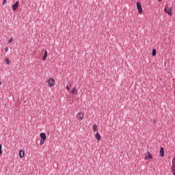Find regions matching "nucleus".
I'll use <instances>...</instances> for the list:
<instances>
[{"label":"nucleus","mask_w":175,"mask_h":175,"mask_svg":"<svg viewBox=\"0 0 175 175\" xmlns=\"http://www.w3.org/2000/svg\"><path fill=\"white\" fill-rule=\"evenodd\" d=\"M40 146H43V144H44V142H46V139H47V136L46 135V133H41L40 134Z\"/></svg>","instance_id":"f257e3e1"},{"label":"nucleus","mask_w":175,"mask_h":175,"mask_svg":"<svg viewBox=\"0 0 175 175\" xmlns=\"http://www.w3.org/2000/svg\"><path fill=\"white\" fill-rule=\"evenodd\" d=\"M47 84L49 85V87L51 88L55 85V80L53 78H49L47 81Z\"/></svg>","instance_id":"f03ea898"},{"label":"nucleus","mask_w":175,"mask_h":175,"mask_svg":"<svg viewBox=\"0 0 175 175\" xmlns=\"http://www.w3.org/2000/svg\"><path fill=\"white\" fill-rule=\"evenodd\" d=\"M136 5H137V9L138 10V13H139V14H142L143 13V7L142 6V3H140L139 1H137Z\"/></svg>","instance_id":"7ed1b4c3"},{"label":"nucleus","mask_w":175,"mask_h":175,"mask_svg":"<svg viewBox=\"0 0 175 175\" xmlns=\"http://www.w3.org/2000/svg\"><path fill=\"white\" fill-rule=\"evenodd\" d=\"M164 12L165 13H167L168 16H173V10L172 9V8H169V9H167V6L165 7L164 8Z\"/></svg>","instance_id":"20e7f679"},{"label":"nucleus","mask_w":175,"mask_h":175,"mask_svg":"<svg viewBox=\"0 0 175 175\" xmlns=\"http://www.w3.org/2000/svg\"><path fill=\"white\" fill-rule=\"evenodd\" d=\"M77 118L79 121H81L84 118V113L79 112L77 115Z\"/></svg>","instance_id":"39448f33"},{"label":"nucleus","mask_w":175,"mask_h":175,"mask_svg":"<svg viewBox=\"0 0 175 175\" xmlns=\"http://www.w3.org/2000/svg\"><path fill=\"white\" fill-rule=\"evenodd\" d=\"M18 5H20V2H18V1H16V3L14 5H12L13 12H16V10L18 9Z\"/></svg>","instance_id":"423d86ee"},{"label":"nucleus","mask_w":175,"mask_h":175,"mask_svg":"<svg viewBox=\"0 0 175 175\" xmlns=\"http://www.w3.org/2000/svg\"><path fill=\"white\" fill-rule=\"evenodd\" d=\"M145 161H150L152 159V154L150 153V151H148V154L144 157Z\"/></svg>","instance_id":"0eeeda50"},{"label":"nucleus","mask_w":175,"mask_h":175,"mask_svg":"<svg viewBox=\"0 0 175 175\" xmlns=\"http://www.w3.org/2000/svg\"><path fill=\"white\" fill-rule=\"evenodd\" d=\"M159 154H160V157H165V148L163 147L160 148Z\"/></svg>","instance_id":"6e6552de"},{"label":"nucleus","mask_w":175,"mask_h":175,"mask_svg":"<svg viewBox=\"0 0 175 175\" xmlns=\"http://www.w3.org/2000/svg\"><path fill=\"white\" fill-rule=\"evenodd\" d=\"M95 138L96 139V140L98 142H100V139H102V137L100 136V134H99V133H96L95 134Z\"/></svg>","instance_id":"1a4fd4ad"},{"label":"nucleus","mask_w":175,"mask_h":175,"mask_svg":"<svg viewBox=\"0 0 175 175\" xmlns=\"http://www.w3.org/2000/svg\"><path fill=\"white\" fill-rule=\"evenodd\" d=\"M47 55H48L47 50H45L44 55H43L42 59V61H46V59H47Z\"/></svg>","instance_id":"9d476101"},{"label":"nucleus","mask_w":175,"mask_h":175,"mask_svg":"<svg viewBox=\"0 0 175 175\" xmlns=\"http://www.w3.org/2000/svg\"><path fill=\"white\" fill-rule=\"evenodd\" d=\"M25 155V152H24L23 150H19L20 158H24Z\"/></svg>","instance_id":"9b49d317"},{"label":"nucleus","mask_w":175,"mask_h":175,"mask_svg":"<svg viewBox=\"0 0 175 175\" xmlns=\"http://www.w3.org/2000/svg\"><path fill=\"white\" fill-rule=\"evenodd\" d=\"M71 94H72L73 95H76V94H77V89L76 88H73L71 91H70Z\"/></svg>","instance_id":"f8f14e48"},{"label":"nucleus","mask_w":175,"mask_h":175,"mask_svg":"<svg viewBox=\"0 0 175 175\" xmlns=\"http://www.w3.org/2000/svg\"><path fill=\"white\" fill-rule=\"evenodd\" d=\"M92 129H93L94 132H98V125L94 124L92 126Z\"/></svg>","instance_id":"ddd939ff"},{"label":"nucleus","mask_w":175,"mask_h":175,"mask_svg":"<svg viewBox=\"0 0 175 175\" xmlns=\"http://www.w3.org/2000/svg\"><path fill=\"white\" fill-rule=\"evenodd\" d=\"M152 57H155L157 55V49H152Z\"/></svg>","instance_id":"4468645a"},{"label":"nucleus","mask_w":175,"mask_h":175,"mask_svg":"<svg viewBox=\"0 0 175 175\" xmlns=\"http://www.w3.org/2000/svg\"><path fill=\"white\" fill-rule=\"evenodd\" d=\"M5 62L7 64V65H10V59H9V58L6 57L5 59Z\"/></svg>","instance_id":"2eb2a0df"},{"label":"nucleus","mask_w":175,"mask_h":175,"mask_svg":"<svg viewBox=\"0 0 175 175\" xmlns=\"http://www.w3.org/2000/svg\"><path fill=\"white\" fill-rule=\"evenodd\" d=\"M70 87H72V83H70V86H68V85H66V90L69 91L70 90Z\"/></svg>","instance_id":"dca6fc26"},{"label":"nucleus","mask_w":175,"mask_h":175,"mask_svg":"<svg viewBox=\"0 0 175 175\" xmlns=\"http://www.w3.org/2000/svg\"><path fill=\"white\" fill-rule=\"evenodd\" d=\"M175 167V159L174 158L172 160V165L171 166V167Z\"/></svg>","instance_id":"f3484780"},{"label":"nucleus","mask_w":175,"mask_h":175,"mask_svg":"<svg viewBox=\"0 0 175 175\" xmlns=\"http://www.w3.org/2000/svg\"><path fill=\"white\" fill-rule=\"evenodd\" d=\"M2 144H0V155H2Z\"/></svg>","instance_id":"a211bd4d"},{"label":"nucleus","mask_w":175,"mask_h":175,"mask_svg":"<svg viewBox=\"0 0 175 175\" xmlns=\"http://www.w3.org/2000/svg\"><path fill=\"white\" fill-rule=\"evenodd\" d=\"M4 50L5 53H8V51H9V47L6 46L5 48H4Z\"/></svg>","instance_id":"6ab92c4d"},{"label":"nucleus","mask_w":175,"mask_h":175,"mask_svg":"<svg viewBox=\"0 0 175 175\" xmlns=\"http://www.w3.org/2000/svg\"><path fill=\"white\" fill-rule=\"evenodd\" d=\"M12 42H13V38H11L9 40H8V43H12Z\"/></svg>","instance_id":"aec40b11"},{"label":"nucleus","mask_w":175,"mask_h":175,"mask_svg":"<svg viewBox=\"0 0 175 175\" xmlns=\"http://www.w3.org/2000/svg\"><path fill=\"white\" fill-rule=\"evenodd\" d=\"M6 3V1H3V5H5Z\"/></svg>","instance_id":"412c9836"},{"label":"nucleus","mask_w":175,"mask_h":175,"mask_svg":"<svg viewBox=\"0 0 175 175\" xmlns=\"http://www.w3.org/2000/svg\"><path fill=\"white\" fill-rule=\"evenodd\" d=\"M0 85H2V82H1V80H0Z\"/></svg>","instance_id":"4be33fe9"},{"label":"nucleus","mask_w":175,"mask_h":175,"mask_svg":"<svg viewBox=\"0 0 175 175\" xmlns=\"http://www.w3.org/2000/svg\"><path fill=\"white\" fill-rule=\"evenodd\" d=\"M157 1H162V0H157Z\"/></svg>","instance_id":"5701e85b"},{"label":"nucleus","mask_w":175,"mask_h":175,"mask_svg":"<svg viewBox=\"0 0 175 175\" xmlns=\"http://www.w3.org/2000/svg\"><path fill=\"white\" fill-rule=\"evenodd\" d=\"M3 1H6V0H3Z\"/></svg>","instance_id":"b1692460"}]
</instances>
